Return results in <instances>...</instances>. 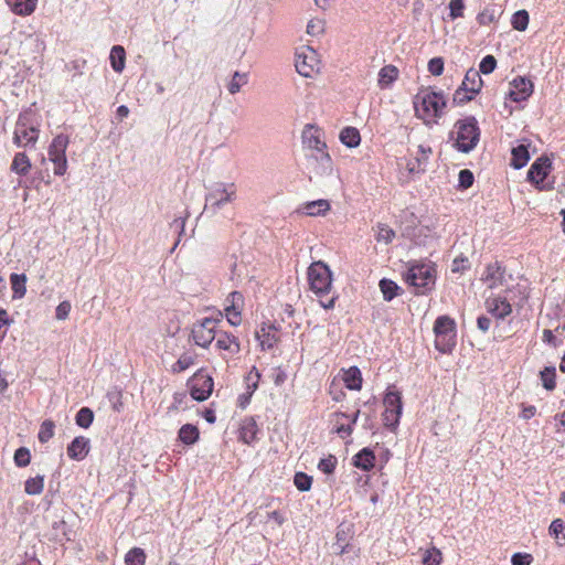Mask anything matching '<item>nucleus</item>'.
Wrapping results in <instances>:
<instances>
[{"instance_id": "nucleus-46", "label": "nucleus", "mask_w": 565, "mask_h": 565, "mask_svg": "<svg viewBox=\"0 0 565 565\" xmlns=\"http://www.w3.org/2000/svg\"><path fill=\"white\" fill-rule=\"evenodd\" d=\"M242 309H243V307H236L235 309L231 308L228 306L224 307L225 316H226L227 321L230 322V324H232L234 327H237V326L241 324V322H242Z\"/></svg>"}, {"instance_id": "nucleus-2", "label": "nucleus", "mask_w": 565, "mask_h": 565, "mask_svg": "<svg viewBox=\"0 0 565 565\" xmlns=\"http://www.w3.org/2000/svg\"><path fill=\"white\" fill-rule=\"evenodd\" d=\"M308 280L310 289L319 297V302L324 309L334 307L335 297L327 296L332 288V277L330 268L323 262H315L308 268Z\"/></svg>"}, {"instance_id": "nucleus-40", "label": "nucleus", "mask_w": 565, "mask_h": 565, "mask_svg": "<svg viewBox=\"0 0 565 565\" xmlns=\"http://www.w3.org/2000/svg\"><path fill=\"white\" fill-rule=\"evenodd\" d=\"M94 419V413L88 407H82L75 417L76 424L82 428H88Z\"/></svg>"}, {"instance_id": "nucleus-14", "label": "nucleus", "mask_w": 565, "mask_h": 565, "mask_svg": "<svg viewBox=\"0 0 565 565\" xmlns=\"http://www.w3.org/2000/svg\"><path fill=\"white\" fill-rule=\"evenodd\" d=\"M552 169V162L547 157L537 158L527 171V180L536 185L543 182Z\"/></svg>"}, {"instance_id": "nucleus-23", "label": "nucleus", "mask_w": 565, "mask_h": 565, "mask_svg": "<svg viewBox=\"0 0 565 565\" xmlns=\"http://www.w3.org/2000/svg\"><path fill=\"white\" fill-rule=\"evenodd\" d=\"M375 455L369 448H363L353 457V465L364 471H369L374 467Z\"/></svg>"}, {"instance_id": "nucleus-29", "label": "nucleus", "mask_w": 565, "mask_h": 565, "mask_svg": "<svg viewBox=\"0 0 565 565\" xmlns=\"http://www.w3.org/2000/svg\"><path fill=\"white\" fill-rule=\"evenodd\" d=\"M398 70L394 65H385L379 73V85L381 88L388 87L393 82L397 79Z\"/></svg>"}, {"instance_id": "nucleus-55", "label": "nucleus", "mask_w": 565, "mask_h": 565, "mask_svg": "<svg viewBox=\"0 0 565 565\" xmlns=\"http://www.w3.org/2000/svg\"><path fill=\"white\" fill-rule=\"evenodd\" d=\"M225 302H226L225 306H228L234 309L236 307H243L244 306V297L239 291H233L227 296Z\"/></svg>"}, {"instance_id": "nucleus-18", "label": "nucleus", "mask_w": 565, "mask_h": 565, "mask_svg": "<svg viewBox=\"0 0 565 565\" xmlns=\"http://www.w3.org/2000/svg\"><path fill=\"white\" fill-rule=\"evenodd\" d=\"M513 88L510 90L509 96L513 102L525 100L533 92V84L531 81L523 77L513 79Z\"/></svg>"}, {"instance_id": "nucleus-28", "label": "nucleus", "mask_w": 565, "mask_h": 565, "mask_svg": "<svg viewBox=\"0 0 565 565\" xmlns=\"http://www.w3.org/2000/svg\"><path fill=\"white\" fill-rule=\"evenodd\" d=\"M511 153H512L511 166L514 169L523 168L524 166H526V163L530 160V153H529L527 147L524 145H519L518 147H514L512 149Z\"/></svg>"}, {"instance_id": "nucleus-57", "label": "nucleus", "mask_w": 565, "mask_h": 565, "mask_svg": "<svg viewBox=\"0 0 565 565\" xmlns=\"http://www.w3.org/2000/svg\"><path fill=\"white\" fill-rule=\"evenodd\" d=\"M473 183V174L470 170L463 169L459 172V185L462 189H468Z\"/></svg>"}, {"instance_id": "nucleus-26", "label": "nucleus", "mask_w": 565, "mask_h": 565, "mask_svg": "<svg viewBox=\"0 0 565 565\" xmlns=\"http://www.w3.org/2000/svg\"><path fill=\"white\" fill-rule=\"evenodd\" d=\"M30 170L31 162L29 157L24 152L15 153L11 163V171L19 175H26Z\"/></svg>"}, {"instance_id": "nucleus-39", "label": "nucleus", "mask_w": 565, "mask_h": 565, "mask_svg": "<svg viewBox=\"0 0 565 565\" xmlns=\"http://www.w3.org/2000/svg\"><path fill=\"white\" fill-rule=\"evenodd\" d=\"M380 289L383 294L384 300L391 301L394 297L397 296L399 287L393 280L383 278L380 280Z\"/></svg>"}, {"instance_id": "nucleus-31", "label": "nucleus", "mask_w": 565, "mask_h": 565, "mask_svg": "<svg viewBox=\"0 0 565 565\" xmlns=\"http://www.w3.org/2000/svg\"><path fill=\"white\" fill-rule=\"evenodd\" d=\"M109 58L113 70L117 73H121L126 61V53L124 47L120 45L113 46Z\"/></svg>"}, {"instance_id": "nucleus-41", "label": "nucleus", "mask_w": 565, "mask_h": 565, "mask_svg": "<svg viewBox=\"0 0 565 565\" xmlns=\"http://www.w3.org/2000/svg\"><path fill=\"white\" fill-rule=\"evenodd\" d=\"M441 561L443 554L437 547L433 546L425 551L423 556L424 565H440Z\"/></svg>"}, {"instance_id": "nucleus-61", "label": "nucleus", "mask_w": 565, "mask_h": 565, "mask_svg": "<svg viewBox=\"0 0 565 565\" xmlns=\"http://www.w3.org/2000/svg\"><path fill=\"white\" fill-rule=\"evenodd\" d=\"M260 377L259 372L256 367H253V370L249 372L247 376L248 382V388L252 390L250 394L258 387V380Z\"/></svg>"}, {"instance_id": "nucleus-44", "label": "nucleus", "mask_w": 565, "mask_h": 565, "mask_svg": "<svg viewBox=\"0 0 565 565\" xmlns=\"http://www.w3.org/2000/svg\"><path fill=\"white\" fill-rule=\"evenodd\" d=\"M512 25L518 31H524L529 24V13L525 10L516 11L512 15Z\"/></svg>"}, {"instance_id": "nucleus-58", "label": "nucleus", "mask_w": 565, "mask_h": 565, "mask_svg": "<svg viewBox=\"0 0 565 565\" xmlns=\"http://www.w3.org/2000/svg\"><path fill=\"white\" fill-rule=\"evenodd\" d=\"M323 32V22L321 20H310L307 25V33L310 35H319Z\"/></svg>"}, {"instance_id": "nucleus-60", "label": "nucleus", "mask_w": 565, "mask_h": 565, "mask_svg": "<svg viewBox=\"0 0 565 565\" xmlns=\"http://www.w3.org/2000/svg\"><path fill=\"white\" fill-rule=\"evenodd\" d=\"M532 556L530 554L515 553L511 557L512 565H530Z\"/></svg>"}, {"instance_id": "nucleus-38", "label": "nucleus", "mask_w": 565, "mask_h": 565, "mask_svg": "<svg viewBox=\"0 0 565 565\" xmlns=\"http://www.w3.org/2000/svg\"><path fill=\"white\" fill-rule=\"evenodd\" d=\"M126 565H145L146 563V553L140 547H132L125 555Z\"/></svg>"}, {"instance_id": "nucleus-16", "label": "nucleus", "mask_w": 565, "mask_h": 565, "mask_svg": "<svg viewBox=\"0 0 565 565\" xmlns=\"http://www.w3.org/2000/svg\"><path fill=\"white\" fill-rule=\"evenodd\" d=\"M15 126L29 128V140L38 141L41 122L32 108H28L19 115Z\"/></svg>"}, {"instance_id": "nucleus-51", "label": "nucleus", "mask_w": 565, "mask_h": 565, "mask_svg": "<svg viewBox=\"0 0 565 565\" xmlns=\"http://www.w3.org/2000/svg\"><path fill=\"white\" fill-rule=\"evenodd\" d=\"M337 466V458L332 455H329L327 458H322L319 463L318 468L320 471L327 475H331Z\"/></svg>"}, {"instance_id": "nucleus-9", "label": "nucleus", "mask_w": 565, "mask_h": 565, "mask_svg": "<svg viewBox=\"0 0 565 565\" xmlns=\"http://www.w3.org/2000/svg\"><path fill=\"white\" fill-rule=\"evenodd\" d=\"M306 168L316 177H329L333 173V162L327 150L313 153H305ZM310 180L312 175L309 177Z\"/></svg>"}, {"instance_id": "nucleus-12", "label": "nucleus", "mask_w": 565, "mask_h": 565, "mask_svg": "<svg viewBox=\"0 0 565 565\" xmlns=\"http://www.w3.org/2000/svg\"><path fill=\"white\" fill-rule=\"evenodd\" d=\"M190 393L193 399L203 402L210 397L213 391V379L202 371L195 373L190 380Z\"/></svg>"}, {"instance_id": "nucleus-19", "label": "nucleus", "mask_w": 565, "mask_h": 565, "mask_svg": "<svg viewBox=\"0 0 565 565\" xmlns=\"http://www.w3.org/2000/svg\"><path fill=\"white\" fill-rule=\"evenodd\" d=\"M89 439L84 436L75 437L67 447V456L81 461L86 458L89 452Z\"/></svg>"}, {"instance_id": "nucleus-10", "label": "nucleus", "mask_w": 565, "mask_h": 565, "mask_svg": "<svg viewBox=\"0 0 565 565\" xmlns=\"http://www.w3.org/2000/svg\"><path fill=\"white\" fill-rule=\"evenodd\" d=\"M385 411L383 413V422L391 430H395L402 415V397L398 392L388 391L383 399Z\"/></svg>"}, {"instance_id": "nucleus-33", "label": "nucleus", "mask_w": 565, "mask_h": 565, "mask_svg": "<svg viewBox=\"0 0 565 565\" xmlns=\"http://www.w3.org/2000/svg\"><path fill=\"white\" fill-rule=\"evenodd\" d=\"M44 490V476L38 475L24 482V491L29 495H39Z\"/></svg>"}, {"instance_id": "nucleus-49", "label": "nucleus", "mask_w": 565, "mask_h": 565, "mask_svg": "<svg viewBox=\"0 0 565 565\" xmlns=\"http://www.w3.org/2000/svg\"><path fill=\"white\" fill-rule=\"evenodd\" d=\"M394 237H395V232L392 228H390L387 225H385V224L377 225V235H376L377 242H383L385 244H388L393 241Z\"/></svg>"}, {"instance_id": "nucleus-63", "label": "nucleus", "mask_w": 565, "mask_h": 565, "mask_svg": "<svg viewBox=\"0 0 565 565\" xmlns=\"http://www.w3.org/2000/svg\"><path fill=\"white\" fill-rule=\"evenodd\" d=\"M565 529V524L561 519L554 520L550 525V532L558 537V534L562 533Z\"/></svg>"}, {"instance_id": "nucleus-6", "label": "nucleus", "mask_w": 565, "mask_h": 565, "mask_svg": "<svg viewBox=\"0 0 565 565\" xmlns=\"http://www.w3.org/2000/svg\"><path fill=\"white\" fill-rule=\"evenodd\" d=\"M434 332L436 335V349L443 353L450 352L455 345L456 324L455 321L448 316H440L436 319L434 324Z\"/></svg>"}, {"instance_id": "nucleus-37", "label": "nucleus", "mask_w": 565, "mask_h": 565, "mask_svg": "<svg viewBox=\"0 0 565 565\" xmlns=\"http://www.w3.org/2000/svg\"><path fill=\"white\" fill-rule=\"evenodd\" d=\"M248 82V74L247 73H241V72H235L230 81V83L227 84V89L230 92V94L232 95H235L236 93H238L241 90V87L246 85Z\"/></svg>"}, {"instance_id": "nucleus-35", "label": "nucleus", "mask_w": 565, "mask_h": 565, "mask_svg": "<svg viewBox=\"0 0 565 565\" xmlns=\"http://www.w3.org/2000/svg\"><path fill=\"white\" fill-rule=\"evenodd\" d=\"M540 377L543 384V387L547 391H553L556 387V371L553 366H546L540 372Z\"/></svg>"}, {"instance_id": "nucleus-8", "label": "nucleus", "mask_w": 565, "mask_h": 565, "mask_svg": "<svg viewBox=\"0 0 565 565\" xmlns=\"http://www.w3.org/2000/svg\"><path fill=\"white\" fill-rule=\"evenodd\" d=\"M217 323L218 320L213 318H204L196 321L191 331L194 343L204 349L209 348L217 337Z\"/></svg>"}, {"instance_id": "nucleus-43", "label": "nucleus", "mask_w": 565, "mask_h": 565, "mask_svg": "<svg viewBox=\"0 0 565 565\" xmlns=\"http://www.w3.org/2000/svg\"><path fill=\"white\" fill-rule=\"evenodd\" d=\"M194 355L190 353H183L178 361L172 365V371L175 373H180L185 371L191 365L194 364Z\"/></svg>"}, {"instance_id": "nucleus-64", "label": "nucleus", "mask_w": 565, "mask_h": 565, "mask_svg": "<svg viewBox=\"0 0 565 565\" xmlns=\"http://www.w3.org/2000/svg\"><path fill=\"white\" fill-rule=\"evenodd\" d=\"M477 324L482 332H487L490 329L491 319L486 316H481L478 318Z\"/></svg>"}, {"instance_id": "nucleus-7", "label": "nucleus", "mask_w": 565, "mask_h": 565, "mask_svg": "<svg viewBox=\"0 0 565 565\" xmlns=\"http://www.w3.org/2000/svg\"><path fill=\"white\" fill-rule=\"evenodd\" d=\"M70 138L66 135H56L49 146V160L54 164V174L64 175L67 170L66 149Z\"/></svg>"}, {"instance_id": "nucleus-11", "label": "nucleus", "mask_w": 565, "mask_h": 565, "mask_svg": "<svg viewBox=\"0 0 565 565\" xmlns=\"http://www.w3.org/2000/svg\"><path fill=\"white\" fill-rule=\"evenodd\" d=\"M323 132L313 125H306L302 134V147L306 153H313L327 150V143L322 139Z\"/></svg>"}, {"instance_id": "nucleus-13", "label": "nucleus", "mask_w": 565, "mask_h": 565, "mask_svg": "<svg viewBox=\"0 0 565 565\" xmlns=\"http://www.w3.org/2000/svg\"><path fill=\"white\" fill-rule=\"evenodd\" d=\"M483 280L488 285V287L491 289L505 286V284H507L505 268L502 267L499 262L489 264L487 266Z\"/></svg>"}, {"instance_id": "nucleus-34", "label": "nucleus", "mask_w": 565, "mask_h": 565, "mask_svg": "<svg viewBox=\"0 0 565 565\" xmlns=\"http://www.w3.org/2000/svg\"><path fill=\"white\" fill-rule=\"evenodd\" d=\"M179 438L182 443L192 445L199 438V429L194 425L185 424L179 430Z\"/></svg>"}, {"instance_id": "nucleus-53", "label": "nucleus", "mask_w": 565, "mask_h": 565, "mask_svg": "<svg viewBox=\"0 0 565 565\" xmlns=\"http://www.w3.org/2000/svg\"><path fill=\"white\" fill-rule=\"evenodd\" d=\"M450 18L452 20L463 15L465 2L463 0H450L449 2Z\"/></svg>"}, {"instance_id": "nucleus-5", "label": "nucleus", "mask_w": 565, "mask_h": 565, "mask_svg": "<svg viewBox=\"0 0 565 565\" xmlns=\"http://www.w3.org/2000/svg\"><path fill=\"white\" fill-rule=\"evenodd\" d=\"M457 129L456 147L459 151L468 153L473 150L479 141L480 130L475 117H468L458 120L455 125Z\"/></svg>"}, {"instance_id": "nucleus-62", "label": "nucleus", "mask_w": 565, "mask_h": 565, "mask_svg": "<svg viewBox=\"0 0 565 565\" xmlns=\"http://www.w3.org/2000/svg\"><path fill=\"white\" fill-rule=\"evenodd\" d=\"M469 267V262L467 258H455L452 262L451 270L454 273H461Z\"/></svg>"}, {"instance_id": "nucleus-1", "label": "nucleus", "mask_w": 565, "mask_h": 565, "mask_svg": "<svg viewBox=\"0 0 565 565\" xmlns=\"http://www.w3.org/2000/svg\"><path fill=\"white\" fill-rule=\"evenodd\" d=\"M447 105V99L443 93H437L430 88H422L414 97L415 114L426 125L437 122Z\"/></svg>"}, {"instance_id": "nucleus-50", "label": "nucleus", "mask_w": 565, "mask_h": 565, "mask_svg": "<svg viewBox=\"0 0 565 565\" xmlns=\"http://www.w3.org/2000/svg\"><path fill=\"white\" fill-rule=\"evenodd\" d=\"M256 335L260 342V347L263 348V350H269L276 343L275 335H271L269 332H266L265 328H262L260 331L256 333Z\"/></svg>"}, {"instance_id": "nucleus-32", "label": "nucleus", "mask_w": 565, "mask_h": 565, "mask_svg": "<svg viewBox=\"0 0 565 565\" xmlns=\"http://www.w3.org/2000/svg\"><path fill=\"white\" fill-rule=\"evenodd\" d=\"M13 298H23L26 292V276L24 274H12L10 276Z\"/></svg>"}, {"instance_id": "nucleus-3", "label": "nucleus", "mask_w": 565, "mask_h": 565, "mask_svg": "<svg viewBox=\"0 0 565 565\" xmlns=\"http://www.w3.org/2000/svg\"><path fill=\"white\" fill-rule=\"evenodd\" d=\"M236 185L228 182H215L207 188L204 213L210 216L220 214L228 203L236 200Z\"/></svg>"}, {"instance_id": "nucleus-56", "label": "nucleus", "mask_w": 565, "mask_h": 565, "mask_svg": "<svg viewBox=\"0 0 565 565\" xmlns=\"http://www.w3.org/2000/svg\"><path fill=\"white\" fill-rule=\"evenodd\" d=\"M428 71L435 75L439 76L444 72V61L441 57H434L428 62Z\"/></svg>"}, {"instance_id": "nucleus-27", "label": "nucleus", "mask_w": 565, "mask_h": 565, "mask_svg": "<svg viewBox=\"0 0 565 565\" xmlns=\"http://www.w3.org/2000/svg\"><path fill=\"white\" fill-rule=\"evenodd\" d=\"M343 382L349 390L359 391L362 386V375L356 366H351L344 372Z\"/></svg>"}, {"instance_id": "nucleus-20", "label": "nucleus", "mask_w": 565, "mask_h": 565, "mask_svg": "<svg viewBox=\"0 0 565 565\" xmlns=\"http://www.w3.org/2000/svg\"><path fill=\"white\" fill-rule=\"evenodd\" d=\"M431 154V148L423 145L418 146L417 154L413 160L406 163L409 173H419L425 171L428 158Z\"/></svg>"}, {"instance_id": "nucleus-42", "label": "nucleus", "mask_w": 565, "mask_h": 565, "mask_svg": "<svg viewBox=\"0 0 565 565\" xmlns=\"http://www.w3.org/2000/svg\"><path fill=\"white\" fill-rule=\"evenodd\" d=\"M54 423L50 419L41 424L38 438L42 444L47 443L54 436Z\"/></svg>"}, {"instance_id": "nucleus-59", "label": "nucleus", "mask_w": 565, "mask_h": 565, "mask_svg": "<svg viewBox=\"0 0 565 565\" xmlns=\"http://www.w3.org/2000/svg\"><path fill=\"white\" fill-rule=\"evenodd\" d=\"M71 303L68 301H62L57 307H56V319L57 320H65L68 315H70V311H71Z\"/></svg>"}, {"instance_id": "nucleus-25", "label": "nucleus", "mask_w": 565, "mask_h": 565, "mask_svg": "<svg viewBox=\"0 0 565 565\" xmlns=\"http://www.w3.org/2000/svg\"><path fill=\"white\" fill-rule=\"evenodd\" d=\"M303 212L309 216L324 215L330 210V203L327 200H317L307 202L302 205Z\"/></svg>"}, {"instance_id": "nucleus-24", "label": "nucleus", "mask_w": 565, "mask_h": 565, "mask_svg": "<svg viewBox=\"0 0 565 565\" xmlns=\"http://www.w3.org/2000/svg\"><path fill=\"white\" fill-rule=\"evenodd\" d=\"M18 15H30L36 8L38 0H6Z\"/></svg>"}, {"instance_id": "nucleus-36", "label": "nucleus", "mask_w": 565, "mask_h": 565, "mask_svg": "<svg viewBox=\"0 0 565 565\" xmlns=\"http://www.w3.org/2000/svg\"><path fill=\"white\" fill-rule=\"evenodd\" d=\"M13 135H14L13 142L18 147H26L29 145L34 146L36 143V141L29 140V138H30V129L29 128L15 126Z\"/></svg>"}, {"instance_id": "nucleus-54", "label": "nucleus", "mask_w": 565, "mask_h": 565, "mask_svg": "<svg viewBox=\"0 0 565 565\" xmlns=\"http://www.w3.org/2000/svg\"><path fill=\"white\" fill-rule=\"evenodd\" d=\"M475 95L470 94V90L463 89V86L460 87L454 94V103L458 105H462L467 102L472 100Z\"/></svg>"}, {"instance_id": "nucleus-22", "label": "nucleus", "mask_w": 565, "mask_h": 565, "mask_svg": "<svg viewBox=\"0 0 565 565\" xmlns=\"http://www.w3.org/2000/svg\"><path fill=\"white\" fill-rule=\"evenodd\" d=\"M461 86H463V89L470 90L472 95L478 94L482 87V79L479 72L475 68L468 70Z\"/></svg>"}, {"instance_id": "nucleus-17", "label": "nucleus", "mask_w": 565, "mask_h": 565, "mask_svg": "<svg viewBox=\"0 0 565 565\" xmlns=\"http://www.w3.org/2000/svg\"><path fill=\"white\" fill-rule=\"evenodd\" d=\"M215 348L220 351L227 352L231 356L236 355L241 351V344L237 338L225 331L217 332L215 338Z\"/></svg>"}, {"instance_id": "nucleus-4", "label": "nucleus", "mask_w": 565, "mask_h": 565, "mask_svg": "<svg viewBox=\"0 0 565 565\" xmlns=\"http://www.w3.org/2000/svg\"><path fill=\"white\" fill-rule=\"evenodd\" d=\"M403 276L417 294H425L435 285V269L429 264H412Z\"/></svg>"}, {"instance_id": "nucleus-15", "label": "nucleus", "mask_w": 565, "mask_h": 565, "mask_svg": "<svg viewBox=\"0 0 565 565\" xmlns=\"http://www.w3.org/2000/svg\"><path fill=\"white\" fill-rule=\"evenodd\" d=\"M295 66L297 72L303 77H311L312 74L318 71V61L316 58V53L313 51H309L306 53H298L296 55Z\"/></svg>"}, {"instance_id": "nucleus-48", "label": "nucleus", "mask_w": 565, "mask_h": 565, "mask_svg": "<svg viewBox=\"0 0 565 565\" xmlns=\"http://www.w3.org/2000/svg\"><path fill=\"white\" fill-rule=\"evenodd\" d=\"M498 11L494 8H486L477 15L480 25H487L497 20Z\"/></svg>"}, {"instance_id": "nucleus-30", "label": "nucleus", "mask_w": 565, "mask_h": 565, "mask_svg": "<svg viewBox=\"0 0 565 565\" xmlns=\"http://www.w3.org/2000/svg\"><path fill=\"white\" fill-rule=\"evenodd\" d=\"M340 140L349 148H355L361 142V136L356 128L345 127L340 132Z\"/></svg>"}, {"instance_id": "nucleus-21", "label": "nucleus", "mask_w": 565, "mask_h": 565, "mask_svg": "<svg viewBox=\"0 0 565 565\" xmlns=\"http://www.w3.org/2000/svg\"><path fill=\"white\" fill-rule=\"evenodd\" d=\"M487 307L494 317L503 319L512 312L511 305L501 297L488 298Z\"/></svg>"}, {"instance_id": "nucleus-52", "label": "nucleus", "mask_w": 565, "mask_h": 565, "mask_svg": "<svg viewBox=\"0 0 565 565\" xmlns=\"http://www.w3.org/2000/svg\"><path fill=\"white\" fill-rule=\"evenodd\" d=\"M497 66V60L494 58V56L492 55H487L484 56L481 62H480V65H479V74L480 73H483V74H490L494 71Z\"/></svg>"}, {"instance_id": "nucleus-47", "label": "nucleus", "mask_w": 565, "mask_h": 565, "mask_svg": "<svg viewBox=\"0 0 565 565\" xmlns=\"http://www.w3.org/2000/svg\"><path fill=\"white\" fill-rule=\"evenodd\" d=\"M14 463L18 467H26L31 461L30 450L25 447H20L14 452Z\"/></svg>"}, {"instance_id": "nucleus-45", "label": "nucleus", "mask_w": 565, "mask_h": 565, "mask_svg": "<svg viewBox=\"0 0 565 565\" xmlns=\"http://www.w3.org/2000/svg\"><path fill=\"white\" fill-rule=\"evenodd\" d=\"M294 483L299 491H309L312 484V478L305 472H297L294 478Z\"/></svg>"}]
</instances>
